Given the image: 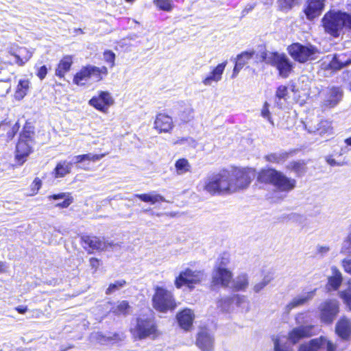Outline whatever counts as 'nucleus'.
<instances>
[{"mask_svg":"<svg viewBox=\"0 0 351 351\" xmlns=\"http://www.w3.org/2000/svg\"><path fill=\"white\" fill-rule=\"evenodd\" d=\"M230 179V173L227 170L212 173L198 184L197 189L211 195L232 193Z\"/></svg>","mask_w":351,"mask_h":351,"instance_id":"f257e3e1","label":"nucleus"},{"mask_svg":"<svg viewBox=\"0 0 351 351\" xmlns=\"http://www.w3.org/2000/svg\"><path fill=\"white\" fill-rule=\"evenodd\" d=\"M257 181L270 184L278 192L288 193L296 186V180L273 168L262 169L257 174Z\"/></svg>","mask_w":351,"mask_h":351,"instance_id":"f03ea898","label":"nucleus"},{"mask_svg":"<svg viewBox=\"0 0 351 351\" xmlns=\"http://www.w3.org/2000/svg\"><path fill=\"white\" fill-rule=\"evenodd\" d=\"M322 22L324 31L335 38L340 36L344 27L351 29V15L339 10L327 12Z\"/></svg>","mask_w":351,"mask_h":351,"instance_id":"7ed1b4c3","label":"nucleus"},{"mask_svg":"<svg viewBox=\"0 0 351 351\" xmlns=\"http://www.w3.org/2000/svg\"><path fill=\"white\" fill-rule=\"evenodd\" d=\"M256 62H265L276 68L279 75L282 78H287L293 71V63L284 53L277 52H265L261 53L258 58L256 57Z\"/></svg>","mask_w":351,"mask_h":351,"instance_id":"20e7f679","label":"nucleus"},{"mask_svg":"<svg viewBox=\"0 0 351 351\" xmlns=\"http://www.w3.org/2000/svg\"><path fill=\"white\" fill-rule=\"evenodd\" d=\"M130 332L136 340L146 338L154 339L158 335V330L154 322L149 319L137 318L130 328Z\"/></svg>","mask_w":351,"mask_h":351,"instance_id":"39448f33","label":"nucleus"},{"mask_svg":"<svg viewBox=\"0 0 351 351\" xmlns=\"http://www.w3.org/2000/svg\"><path fill=\"white\" fill-rule=\"evenodd\" d=\"M288 51L295 61L300 63L315 60L319 53V50L313 45L310 44L304 45L299 43L291 45L288 47Z\"/></svg>","mask_w":351,"mask_h":351,"instance_id":"423d86ee","label":"nucleus"},{"mask_svg":"<svg viewBox=\"0 0 351 351\" xmlns=\"http://www.w3.org/2000/svg\"><path fill=\"white\" fill-rule=\"evenodd\" d=\"M230 173L231 176L230 186H232L234 188L231 189L232 193L247 188L256 176L255 170L251 168L236 169Z\"/></svg>","mask_w":351,"mask_h":351,"instance_id":"0eeeda50","label":"nucleus"},{"mask_svg":"<svg viewBox=\"0 0 351 351\" xmlns=\"http://www.w3.org/2000/svg\"><path fill=\"white\" fill-rule=\"evenodd\" d=\"M154 307L160 312H167L176 308V304L172 293L161 287H157L153 297Z\"/></svg>","mask_w":351,"mask_h":351,"instance_id":"6e6552de","label":"nucleus"},{"mask_svg":"<svg viewBox=\"0 0 351 351\" xmlns=\"http://www.w3.org/2000/svg\"><path fill=\"white\" fill-rule=\"evenodd\" d=\"M33 132L24 129L20 134L19 142L16 145V158L21 164L25 161V158L31 153L33 145Z\"/></svg>","mask_w":351,"mask_h":351,"instance_id":"1a4fd4ad","label":"nucleus"},{"mask_svg":"<svg viewBox=\"0 0 351 351\" xmlns=\"http://www.w3.org/2000/svg\"><path fill=\"white\" fill-rule=\"evenodd\" d=\"M204 278V273L200 271H193L190 269H186L181 271L179 276L176 278L175 285L180 289L183 285H186L190 289L201 282Z\"/></svg>","mask_w":351,"mask_h":351,"instance_id":"9d476101","label":"nucleus"},{"mask_svg":"<svg viewBox=\"0 0 351 351\" xmlns=\"http://www.w3.org/2000/svg\"><path fill=\"white\" fill-rule=\"evenodd\" d=\"M339 302L336 300H326L319 306V317L322 322L331 324L339 313Z\"/></svg>","mask_w":351,"mask_h":351,"instance_id":"9b49d317","label":"nucleus"},{"mask_svg":"<svg viewBox=\"0 0 351 351\" xmlns=\"http://www.w3.org/2000/svg\"><path fill=\"white\" fill-rule=\"evenodd\" d=\"M313 326L312 325H301L298 327L293 328L288 334V337H286L287 339V345L289 346L288 341L290 343L295 344L299 342L301 339L306 337H309L313 335ZM278 337H282V335H278L273 338L275 339ZM285 337V335H282Z\"/></svg>","mask_w":351,"mask_h":351,"instance_id":"f8f14e48","label":"nucleus"},{"mask_svg":"<svg viewBox=\"0 0 351 351\" xmlns=\"http://www.w3.org/2000/svg\"><path fill=\"white\" fill-rule=\"evenodd\" d=\"M233 274L230 270L222 267L215 266L212 274V284L222 287H230Z\"/></svg>","mask_w":351,"mask_h":351,"instance_id":"ddd939ff","label":"nucleus"},{"mask_svg":"<svg viewBox=\"0 0 351 351\" xmlns=\"http://www.w3.org/2000/svg\"><path fill=\"white\" fill-rule=\"evenodd\" d=\"M336 346L326 337L312 339L308 344L300 346L298 351H335Z\"/></svg>","mask_w":351,"mask_h":351,"instance_id":"4468645a","label":"nucleus"},{"mask_svg":"<svg viewBox=\"0 0 351 351\" xmlns=\"http://www.w3.org/2000/svg\"><path fill=\"white\" fill-rule=\"evenodd\" d=\"M114 100L108 91H99L98 95L92 97L88 103L97 110L107 112L110 106L113 105Z\"/></svg>","mask_w":351,"mask_h":351,"instance_id":"2eb2a0df","label":"nucleus"},{"mask_svg":"<svg viewBox=\"0 0 351 351\" xmlns=\"http://www.w3.org/2000/svg\"><path fill=\"white\" fill-rule=\"evenodd\" d=\"M306 128L309 133L327 137L332 134V127L331 122L328 120H315L308 122Z\"/></svg>","mask_w":351,"mask_h":351,"instance_id":"dca6fc26","label":"nucleus"},{"mask_svg":"<svg viewBox=\"0 0 351 351\" xmlns=\"http://www.w3.org/2000/svg\"><path fill=\"white\" fill-rule=\"evenodd\" d=\"M196 346L202 351H213L215 337L207 329H201L197 333Z\"/></svg>","mask_w":351,"mask_h":351,"instance_id":"f3484780","label":"nucleus"},{"mask_svg":"<svg viewBox=\"0 0 351 351\" xmlns=\"http://www.w3.org/2000/svg\"><path fill=\"white\" fill-rule=\"evenodd\" d=\"M228 62L226 60L216 66L213 67L209 74L202 80L204 85L208 86L213 83L217 84L222 80L224 70L226 67Z\"/></svg>","mask_w":351,"mask_h":351,"instance_id":"a211bd4d","label":"nucleus"},{"mask_svg":"<svg viewBox=\"0 0 351 351\" xmlns=\"http://www.w3.org/2000/svg\"><path fill=\"white\" fill-rule=\"evenodd\" d=\"M82 241L90 248L97 250H107L109 248L118 246V244L106 241L104 239L97 237L84 236L82 237Z\"/></svg>","mask_w":351,"mask_h":351,"instance_id":"6ab92c4d","label":"nucleus"},{"mask_svg":"<svg viewBox=\"0 0 351 351\" xmlns=\"http://www.w3.org/2000/svg\"><path fill=\"white\" fill-rule=\"evenodd\" d=\"M316 289L311 291L303 292L292 299V300L287 304L285 307L286 312L289 313L294 308L303 306L310 300H311L315 295Z\"/></svg>","mask_w":351,"mask_h":351,"instance_id":"aec40b11","label":"nucleus"},{"mask_svg":"<svg viewBox=\"0 0 351 351\" xmlns=\"http://www.w3.org/2000/svg\"><path fill=\"white\" fill-rule=\"evenodd\" d=\"M351 64V51L335 54L329 63V67L333 70H340Z\"/></svg>","mask_w":351,"mask_h":351,"instance_id":"412c9836","label":"nucleus"},{"mask_svg":"<svg viewBox=\"0 0 351 351\" xmlns=\"http://www.w3.org/2000/svg\"><path fill=\"white\" fill-rule=\"evenodd\" d=\"M10 53L14 58V63L20 66H23L32 56V52L23 47L12 48Z\"/></svg>","mask_w":351,"mask_h":351,"instance_id":"4be33fe9","label":"nucleus"},{"mask_svg":"<svg viewBox=\"0 0 351 351\" xmlns=\"http://www.w3.org/2000/svg\"><path fill=\"white\" fill-rule=\"evenodd\" d=\"M173 128L172 118L165 114H158L154 121V128L159 132H169Z\"/></svg>","mask_w":351,"mask_h":351,"instance_id":"5701e85b","label":"nucleus"},{"mask_svg":"<svg viewBox=\"0 0 351 351\" xmlns=\"http://www.w3.org/2000/svg\"><path fill=\"white\" fill-rule=\"evenodd\" d=\"M325 0H308L304 10L308 19L313 20L320 15L324 6Z\"/></svg>","mask_w":351,"mask_h":351,"instance_id":"b1692460","label":"nucleus"},{"mask_svg":"<svg viewBox=\"0 0 351 351\" xmlns=\"http://www.w3.org/2000/svg\"><path fill=\"white\" fill-rule=\"evenodd\" d=\"M194 318L193 311L189 308L184 309L177 315V319L180 326L185 330L191 329Z\"/></svg>","mask_w":351,"mask_h":351,"instance_id":"393cba45","label":"nucleus"},{"mask_svg":"<svg viewBox=\"0 0 351 351\" xmlns=\"http://www.w3.org/2000/svg\"><path fill=\"white\" fill-rule=\"evenodd\" d=\"M343 91L339 87L331 88L327 93L324 101V105L326 107L332 108L335 106L342 99Z\"/></svg>","mask_w":351,"mask_h":351,"instance_id":"a878e982","label":"nucleus"},{"mask_svg":"<svg viewBox=\"0 0 351 351\" xmlns=\"http://www.w3.org/2000/svg\"><path fill=\"white\" fill-rule=\"evenodd\" d=\"M337 334L343 339H348L351 335V322L348 319H341L336 325Z\"/></svg>","mask_w":351,"mask_h":351,"instance_id":"bb28decb","label":"nucleus"},{"mask_svg":"<svg viewBox=\"0 0 351 351\" xmlns=\"http://www.w3.org/2000/svg\"><path fill=\"white\" fill-rule=\"evenodd\" d=\"M230 287L234 291H245L249 285V279L246 274L242 273L234 279L232 278Z\"/></svg>","mask_w":351,"mask_h":351,"instance_id":"cd10ccee","label":"nucleus"},{"mask_svg":"<svg viewBox=\"0 0 351 351\" xmlns=\"http://www.w3.org/2000/svg\"><path fill=\"white\" fill-rule=\"evenodd\" d=\"M289 154L287 152L269 153L264 156L265 161L277 165L283 164L289 158Z\"/></svg>","mask_w":351,"mask_h":351,"instance_id":"c85d7f7f","label":"nucleus"},{"mask_svg":"<svg viewBox=\"0 0 351 351\" xmlns=\"http://www.w3.org/2000/svg\"><path fill=\"white\" fill-rule=\"evenodd\" d=\"M71 162H69L66 160L59 162L53 171L54 178H63L66 175L70 173L71 171Z\"/></svg>","mask_w":351,"mask_h":351,"instance_id":"c756f323","label":"nucleus"},{"mask_svg":"<svg viewBox=\"0 0 351 351\" xmlns=\"http://www.w3.org/2000/svg\"><path fill=\"white\" fill-rule=\"evenodd\" d=\"M331 270L332 275L328 278V286L329 287L328 289L330 290V287H331L332 289L337 290L342 282V275L339 270L335 267H332Z\"/></svg>","mask_w":351,"mask_h":351,"instance_id":"7c9ffc66","label":"nucleus"},{"mask_svg":"<svg viewBox=\"0 0 351 351\" xmlns=\"http://www.w3.org/2000/svg\"><path fill=\"white\" fill-rule=\"evenodd\" d=\"M234 298L226 296L217 301V307L223 313H230L233 310Z\"/></svg>","mask_w":351,"mask_h":351,"instance_id":"2f4dec72","label":"nucleus"},{"mask_svg":"<svg viewBox=\"0 0 351 351\" xmlns=\"http://www.w3.org/2000/svg\"><path fill=\"white\" fill-rule=\"evenodd\" d=\"M72 64V58L71 56L64 57L58 65L56 69V75L60 77H63L66 72L70 70Z\"/></svg>","mask_w":351,"mask_h":351,"instance_id":"473e14b6","label":"nucleus"},{"mask_svg":"<svg viewBox=\"0 0 351 351\" xmlns=\"http://www.w3.org/2000/svg\"><path fill=\"white\" fill-rule=\"evenodd\" d=\"M261 54L256 53L255 51H246L241 53L237 56V62L241 63V66H244L250 60H253L255 63L256 57L260 58Z\"/></svg>","mask_w":351,"mask_h":351,"instance_id":"72a5a7b5","label":"nucleus"},{"mask_svg":"<svg viewBox=\"0 0 351 351\" xmlns=\"http://www.w3.org/2000/svg\"><path fill=\"white\" fill-rule=\"evenodd\" d=\"M29 88V82L28 80H20L14 93V97L16 100L23 99L27 95Z\"/></svg>","mask_w":351,"mask_h":351,"instance_id":"f704fd0d","label":"nucleus"},{"mask_svg":"<svg viewBox=\"0 0 351 351\" xmlns=\"http://www.w3.org/2000/svg\"><path fill=\"white\" fill-rule=\"evenodd\" d=\"M135 196L140 199L141 201L145 202H149L152 204H154L159 202H165V198L155 192H152L148 194H136Z\"/></svg>","mask_w":351,"mask_h":351,"instance_id":"c9c22d12","label":"nucleus"},{"mask_svg":"<svg viewBox=\"0 0 351 351\" xmlns=\"http://www.w3.org/2000/svg\"><path fill=\"white\" fill-rule=\"evenodd\" d=\"M48 199H63L64 200L62 202L58 203L56 204V207L59 208H67L69 205L73 202L72 197L69 196V194L65 193H60L57 195H53L48 196Z\"/></svg>","mask_w":351,"mask_h":351,"instance_id":"e433bc0d","label":"nucleus"},{"mask_svg":"<svg viewBox=\"0 0 351 351\" xmlns=\"http://www.w3.org/2000/svg\"><path fill=\"white\" fill-rule=\"evenodd\" d=\"M90 80L89 66L83 68L77 73L73 78V82L77 85H84Z\"/></svg>","mask_w":351,"mask_h":351,"instance_id":"4c0bfd02","label":"nucleus"},{"mask_svg":"<svg viewBox=\"0 0 351 351\" xmlns=\"http://www.w3.org/2000/svg\"><path fill=\"white\" fill-rule=\"evenodd\" d=\"M89 71H90V80L93 82H98L102 79L101 75H106L108 73L107 69L105 66H102L101 68L89 66Z\"/></svg>","mask_w":351,"mask_h":351,"instance_id":"58836bf2","label":"nucleus"},{"mask_svg":"<svg viewBox=\"0 0 351 351\" xmlns=\"http://www.w3.org/2000/svg\"><path fill=\"white\" fill-rule=\"evenodd\" d=\"M176 171L178 175H183L191 171V165L186 158H180L175 163Z\"/></svg>","mask_w":351,"mask_h":351,"instance_id":"ea45409f","label":"nucleus"},{"mask_svg":"<svg viewBox=\"0 0 351 351\" xmlns=\"http://www.w3.org/2000/svg\"><path fill=\"white\" fill-rule=\"evenodd\" d=\"M274 351H292V349L287 345L285 337H278L274 339Z\"/></svg>","mask_w":351,"mask_h":351,"instance_id":"a19ab883","label":"nucleus"},{"mask_svg":"<svg viewBox=\"0 0 351 351\" xmlns=\"http://www.w3.org/2000/svg\"><path fill=\"white\" fill-rule=\"evenodd\" d=\"M130 305L128 302L123 300L119 302L117 306L112 308L111 311L115 315H127L129 312Z\"/></svg>","mask_w":351,"mask_h":351,"instance_id":"79ce46f5","label":"nucleus"},{"mask_svg":"<svg viewBox=\"0 0 351 351\" xmlns=\"http://www.w3.org/2000/svg\"><path fill=\"white\" fill-rule=\"evenodd\" d=\"M154 4L160 10L170 12L173 5L172 0H154Z\"/></svg>","mask_w":351,"mask_h":351,"instance_id":"37998d69","label":"nucleus"},{"mask_svg":"<svg viewBox=\"0 0 351 351\" xmlns=\"http://www.w3.org/2000/svg\"><path fill=\"white\" fill-rule=\"evenodd\" d=\"M126 284L125 280H119L111 283L106 291V295H110L123 287Z\"/></svg>","mask_w":351,"mask_h":351,"instance_id":"c03bdc74","label":"nucleus"},{"mask_svg":"<svg viewBox=\"0 0 351 351\" xmlns=\"http://www.w3.org/2000/svg\"><path fill=\"white\" fill-rule=\"evenodd\" d=\"M279 7L282 10H289L299 3V0H278Z\"/></svg>","mask_w":351,"mask_h":351,"instance_id":"a18cd8bd","label":"nucleus"},{"mask_svg":"<svg viewBox=\"0 0 351 351\" xmlns=\"http://www.w3.org/2000/svg\"><path fill=\"white\" fill-rule=\"evenodd\" d=\"M194 111L191 108H186L180 115V119L187 123L193 119Z\"/></svg>","mask_w":351,"mask_h":351,"instance_id":"49530a36","label":"nucleus"},{"mask_svg":"<svg viewBox=\"0 0 351 351\" xmlns=\"http://www.w3.org/2000/svg\"><path fill=\"white\" fill-rule=\"evenodd\" d=\"M288 167L298 174L302 173L304 171V165L300 162H292L289 165Z\"/></svg>","mask_w":351,"mask_h":351,"instance_id":"de8ad7c7","label":"nucleus"},{"mask_svg":"<svg viewBox=\"0 0 351 351\" xmlns=\"http://www.w3.org/2000/svg\"><path fill=\"white\" fill-rule=\"evenodd\" d=\"M287 93H288V90H287V86H280L278 88V89L276 90V97L278 99V101H277L278 105H280V99H286V97L287 95Z\"/></svg>","mask_w":351,"mask_h":351,"instance_id":"09e8293b","label":"nucleus"},{"mask_svg":"<svg viewBox=\"0 0 351 351\" xmlns=\"http://www.w3.org/2000/svg\"><path fill=\"white\" fill-rule=\"evenodd\" d=\"M339 295L341 299L343 300V302L351 311V293L347 291H341L339 292Z\"/></svg>","mask_w":351,"mask_h":351,"instance_id":"8fccbe9b","label":"nucleus"},{"mask_svg":"<svg viewBox=\"0 0 351 351\" xmlns=\"http://www.w3.org/2000/svg\"><path fill=\"white\" fill-rule=\"evenodd\" d=\"M82 155H83L84 161V160H90V161H93V162L98 161L106 156L105 154H93L91 153L82 154Z\"/></svg>","mask_w":351,"mask_h":351,"instance_id":"3c124183","label":"nucleus"},{"mask_svg":"<svg viewBox=\"0 0 351 351\" xmlns=\"http://www.w3.org/2000/svg\"><path fill=\"white\" fill-rule=\"evenodd\" d=\"M261 115L263 117L267 119L268 120V121L272 125H274V121L270 116V112H269V105L267 104V102H265L264 104V106L263 107V109L261 110Z\"/></svg>","mask_w":351,"mask_h":351,"instance_id":"603ef678","label":"nucleus"},{"mask_svg":"<svg viewBox=\"0 0 351 351\" xmlns=\"http://www.w3.org/2000/svg\"><path fill=\"white\" fill-rule=\"evenodd\" d=\"M41 186L42 181L40 178H36L31 184V191H32V195L36 194Z\"/></svg>","mask_w":351,"mask_h":351,"instance_id":"864d4df0","label":"nucleus"},{"mask_svg":"<svg viewBox=\"0 0 351 351\" xmlns=\"http://www.w3.org/2000/svg\"><path fill=\"white\" fill-rule=\"evenodd\" d=\"M342 251L346 253L351 254V232L347 236L343 241Z\"/></svg>","mask_w":351,"mask_h":351,"instance_id":"5fc2aeb1","label":"nucleus"},{"mask_svg":"<svg viewBox=\"0 0 351 351\" xmlns=\"http://www.w3.org/2000/svg\"><path fill=\"white\" fill-rule=\"evenodd\" d=\"M104 58L106 62H108L110 64L111 67L114 66L115 54L113 52H112L110 51H106L104 53Z\"/></svg>","mask_w":351,"mask_h":351,"instance_id":"6e6d98bb","label":"nucleus"},{"mask_svg":"<svg viewBox=\"0 0 351 351\" xmlns=\"http://www.w3.org/2000/svg\"><path fill=\"white\" fill-rule=\"evenodd\" d=\"M232 298H234V302L237 306H241L243 304L247 302V299L244 295H235Z\"/></svg>","mask_w":351,"mask_h":351,"instance_id":"4d7b16f0","label":"nucleus"},{"mask_svg":"<svg viewBox=\"0 0 351 351\" xmlns=\"http://www.w3.org/2000/svg\"><path fill=\"white\" fill-rule=\"evenodd\" d=\"M342 267L346 272L351 275V258L342 261Z\"/></svg>","mask_w":351,"mask_h":351,"instance_id":"13d9d810","label":"nucleus"},{"mask_svg":"<svg viewBox=\"0 0 351 351\" xmlns=\"http://www.w3.org/2000/svg\"><path fill=\"white\" fill-rule=\"evenodd\" d=\"M346 146L341 147L340 152L338 153L339 156H341L346 153H347L350 149L348 146H351V137L345 139Z\"/></svg>","mask_w":351,"mask_h":351,"instance_id":"bf43d9fd","label":"nucleus"},{"mask_svg":"<svg viewBox=\"0 0 351 351\" xmlns=\"http://www.w3.org/2000/svg\"><path fill=\"white\" fill-rule=\"evenodd\" d=\"M329 251L330 248L328 246L318 245L317 247V252L322 256L326 255Z\"/></svg>","mask_w":351,"mask_h":351,"instance_id":"052dcab7","label":"nucleus"},{"mask_svg":"<svg viewBox=\"0 0 351 351\" xmlns=\"http://www.w3.org/2000/svg\"><path fill=\"white\" fill-rule=\"evenodd\" d=\"M89 263L91 268L94 269V272L97 271V268L100 265L99 260L96 258H90Z\"/></svg>","mask_w":351,"mask_h":351,"instance_id":"680f3d73","label":"nucleus"},{"mask_svg":"<svg viewBox=\"0 0 351 351\" xmlns=\"http://www.w3.org/2000/svg\"><path fill=\"white\" fill-rule=\"evenodd\" d=\"M326 160L327 163L332 167L343 165V163L337 162L334 158H332V156H326Z\"/></svg>","mask_w":351,"mask_h":351,"instance_id":"e2e57ef3","label":"nucleus"},{"mask_svg":"<svg viewBox=\"0 0 351 351\" xmlns=\"http://www.w3.org/2000/svg\"><path fill=\"white\" fill-rule=\"evenodd\" d=\"M47 73V69L46 66H42L37 73V76L40 79L43 80Z\"/></svg>","mask_w":351,"mask_h":351,"instance_id":"0e129e2a","label":"nucleus"},{"mask_svg":"<svg viewBox=\"0 0 351 351\" xmlns=\"http://www.w3.org/2000/svg\"><path fill=\"white\" fill-rule=\"evenodd\" d=\"M267 285L261 280V282L256 283L254 287L253 290L256 293H259L262 289H263Z\"/></svg>","mask_w":351,"mask_h":351,"instance_id":"69168bd1","label":"nucleus"},{"mask_svg":"<svg viewBox=\"0 0 351 351\" xmlns=\"http://www.w3.org/2000/svg\"><path fill=\"white\" fill-rule=\"evenodd\" d=\"M273 280V274L271 272H268L263 276L262 281L265 285H267Z\"/></svg>","mask_w":351,"mask_h":351,"instance_id":"338daca9","label":"nucleus"},{"mask_svg":"<svg viewBox=\"0 0 351 351\" xmlns=\"http://www.w3.org/2000/svg\"><path fill=\"white\" fill-rule=\"evenodd\" d=\"M243 66H241V63H238L237 61H236V63H235V65H234V67L233 69V72H232V77H235L238 73H239V71L241 70V69L243 68Z\"/></svg>","mask_w":351,"mask_h":351,"instance_id":"774afa93","label":"nucleus"}]
</instances>
